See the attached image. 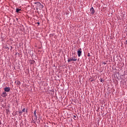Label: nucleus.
Returning a JSON list of instances; mask_svg holds the SVG:
<instances>
[{"label":"nucleus","instance_id":"obj_1","mask_svg":"<svg viewBox=\"0 0 127 127\" xmlns=\"http://www.w3.org/2000/svg\"><path fill=\"white\" fill-rule=\"evenodd\" d=\"M72 61H74V62L77 61V57H76V56H75V55L73 57L68 59L67 60V62H68V63L71 62Z\"/></svg>","mask_w":127,"mask_h":127},{"label":"nucleus","instance_id":"obj_2","mask_svg":"<svg viewBox=\"0 0 127 127\" xmlns=\"http://www.w3.org/2000/svg\"><path fill=\"white\" fill-rule=\"evenodd\" d=\"M77 55L78 57H81V55H82V49L80 48L78 49L77 51Z\"/></svg>","mask_w":127,"mask_h":127},{"label":"nucleus","instance_id":"obj_3","mask_svg":"<svg viewBox=\"0 0 127 127\" xmlns=\"http://www.w3.org/2000/svg\"><path fill=\"white\" fill-rule=\"evenodd\" d=\"M4 92H9L10 91V87H5L4 88Z\"/></svg>","mask_w":127,"mask_h":127},{"label":"nucleus","instance_id":"obj_4","mask_svg":"<svg viewBox=\"0 0 127 127\" xmlns=\"http://www.w3.org/2000/svg\"><path fill=\"white\" fill-rule=\"evenodd\" d=\"M90 12L92 14H94L95 13V9H94L93 7L90 8Z\"/></svg>","mask_w":127,"mask_h":127},{"label":"nucleus","instance_id":"obj_5","mask_svg":"<svg viewBox=\"0 0 127 127\" xmlns=\"http://www.w3.org/2000/svg\"><path fill=\"white\" fill-rule=\"evenodd\" d=\"M1 96H2V97H3V98H5V97H6V96H7L6 92L5 91L3 92L2 93Z\"/></svg>","mask_w":127,"mask_h":127},{"label":"nucleus","instance_id":"obj_6","mask_svg":"<svg viewBox=\"0 0 127 127\" xmlns=\"http://www.w3.org/2000/svg\"><path fill=\"white\" fill-rule=\"evenodd\" d=\"M34 116L36 118V120H37V116L36 115V111L34 112Z\"/></svg>","mask_w":127,"mask_h":127},{"label":"nucleus","instance_id":"obj_7","mask_svg":"<svg viewBox=\"0 0 127 127\" xmlns=\"http://www.w3.org/2000/svg\"><path fill=\"white\" fill-rule=\"evenodd\" d=\"M20 10H21V9H19V8H16V11L17 13L19 12V11H20Z\"/></svg>","mask_w":127,"mask_h":127},{"label":"nucleus","instance_id":"obj_8","mask_svg":"<svg viewBox=\"0 0 127 127\" xmlns=\"http://www.w3.org/2000/svg\"><path fill=\"white\" fill-rule=\"evenodd\" d=\"M24 112H25V108H24V109L22 110V113H24Z\"/></svg>","mask_w":127,"mask_h":127},{"label":"nucleus","instance_id":"obj_9","mask_svg":"<svg viewBox=\"0 0 127 127\" xmlns=\"http://www.w3.org/2000/svg\"><path fill=\"white\" fill-rule=\"evenodd\" d=\"M39 3V5H42V7H43V5H42L41 3Z\"/></svg>","mask_w":127,"mask_h":127},{"label":"nucleus","instance_id":"obj_10","mask_svg":"<svg viewBox=\"0 0 127 127\" xmlns=\"http://www.w3.org/2000/svg\"><path fill=\"white\" fill-rule=\"evenodd\" d=\"M100 81H101L102 83H103V82H104V80L101 79V80H100Z\"/></svg>","mask_w":127,"mask_h":127},{"label":"nucleus","instance_id":"obj_11","mask_svg":"<svg viewBox=\"0 0 127 127\" xmlns=\"http://www.w3.org/2000/svg\"><path fill=\"white\" fill-rule=\"evenodd\" d=\"M19 84H20V82L17 81V84H18V85H19Z\"/></svg>","mask_w":127,"mask_h":127},{"label":"nucleus","instance_id":"obj_12","mask_svg":"<svg viewBox=\"0 0 127 127\" xmlns=\"http://www.w3.org/2000/svg\"><path fill=\"white\" fill-rule=\"evenodd\" d=\"M87 56H88V57H90V53H88V54Z\"/></svg>","mask_w":127,"mask_h":127},{"label":"nucleus","instance_id":"obj_13","mask_svg":"<svg viewBox=\"0 0 127 127\" xmlns=\"http://www.w3.org/2000/svg\"><path fill=\"white\" fill-rule=\"evenodd\" d=\"M25 112L27 114V109L26 110Z\"/></svg>","mask_w":127,"mask_h":127},{"label":"nucleus","instance_id":"obj_14","mask_svg":"<svg viewBox=\"0 0 127 127\" xmlns=\"http://www.w3.org/2000/svg\"><path fill=\"white\" fill-rule=\"evenodd\" d=\"M126 44L127 45V40L126 41Z\"/></svg>","mask_w":127,"mask_h":127},{"label":"nucleus","instance_id":"obj_15","mask_svg":"<svg viewBox=\"0 0 127 127\" xmlns=\"http://www.w3.org/2000/svg\"><path fill=\"white\" fill-rule=\"evenodd\" d=\"M37 24H40L39 22H38V23H37Z\"/></svg>","mask_w":127,"mask_h":127},{"label":"nucleus","instance_id":"obj_16","mask_svg":"<svg viewBox=\"0 0 127 127\" xmlns=\"http://www.w3.org/2000/svg\"><path fill=\"white\" fill-rule=\"evenodd\" d=\"M74 118H76V116H74Z\"/></svg>","mask_w":127,"mask_h":127},{"label":"nucleus","instance_id":"obj_17","mask_svg":"<svg viewBox=\"0 0 127 127\" xmlns=\"http://www.w3.org/2000/svg\"><path fill=\"white\" fill-rule=\"evenodd\" d=\"M104 64H106V63H104Z\"/></svg>","mask_w":127,"mask_h":127}]
</instances>
